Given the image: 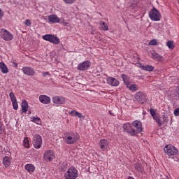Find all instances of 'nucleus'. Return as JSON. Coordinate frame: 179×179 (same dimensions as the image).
<instances>
[{"label":"nucleus","mask_w":179,"mask_h":179,"mask_svg":"<svg viewBox=\"0 0 179 179\" xmlns=\"http://www.w3.org/2000/svg\"><path fill=\"white\" fill-rule=\"evenodd\" d=\"M122 128L124 132L129 134L131 136H136L139 132L143 131V127H142V122L138 120H134L132 124L125 123L123 124Z\"/></svg>","instance_id":"f257e3e1"},{"label":"nucleus","mask_w":179,"mask_h":179,"mask_svg":"<svg viewBox=\"0 0 179 179\" xmlns=\"http://www.w3.org/2000/svg\"><path fill=\"white\" fill-rule=\"evenodd\" d=\"M79 134L75 132H67L63 136V141L67 145H73V143H76L78 141H79Z\"/></svg>","instance_id":"f03ea898"},{"label":"nucleus","mask_w":179,"mask_h":179,"mask_svg":"<svg viewBox=\"0 0 179 179\" xmlns=\"http://www.w3.org/2000/svg\"><path fill=\"white\" fill-rule=\"evenodd\" d=\"M164 152L169 159H174V156L178 155V150L174 145L169 144L164 148Z\"/></svg>","instance_id":"7ed1b4c3"},{"label":"nucleus","mask_w":179,"mask_h":179,"mask_svg":"<svg viewBox=\"0 0 179 179\" xmlns=\"http://www.w3.org/2000/svg\"><path fill=\"white\" fill-rule=\"evenodd\" d=\"M78 176V169L76 167L71 166L64 173V178L77 179Z\"/></svg>","instance_id":"20e7f679"},{"label":"nucleus","mask_w":179,"mask_h":179,"mask_svg":"<svg viewBox=\"0 0 179 179\" xmlns=\"http://www.w3.org/2000/svg\"><path fill=\"white\" fill-rule=\"evenodd\" d=\"M148 15L150 19H151L153 22H160L162 19V14L160 13V11H159V10L155 7L150 10Z\"/></svg>","instance_id":"39448f33"},{"label":"nucleus","mask_w":179,"mask_h":179,"mask_svg":"<svg viewBox=\"0 0 179 179\" xmlns=\"http://www.w3.org/2000/svg\"><path fill=\"white\" fill-rule=\"evenodd\" d=\"M1 37L4 41H12L13 40V34L7 29H1Z\"/></svg>","instance_id":"423d86ee"},{"label":"nucleus","mask_w":179,"mask_h":179,"mask_svg":"<svg viewBox=\"0 0 179 179\" xmlns=\"http://www.w3.org/2000/svg\"><path fill=\"white\" fill-rule=\"evenodd\" d=\"M42 38L45 41H49L52 44H59V39L58 36L52 34H46L43 36Z\"/></svg>","instance_id":"0eeeda50"},{"label":"nucleus","mask_w":179,"mask_h":179,"mask_svg":"<svg viewBox=\"0 0 179 179\" xmlns=\"http://www.w3.org/2000/svg\"><path fill=\"white\" fill-rule=\"evenodd\" d=\"M32 143L35 149H40L41 145H43V138H41V136L38 134L34 135L32 138Z\"/></svg>","instance_id":"6e6552de"},{"label":"nucleus","mask_w":179,"mask_h":179,"mask_svg":"<svg viewBox=\"0 0 179 179\" xmlns=\"http://www.w3.org/2000/svg\"><path fill=\"white\" fill-rule=\"evenodd\" d=\"M52 103L57 107L66 103V99L62 96H55L52 98Z\"/></svg>","instance_id":"1a4fd4ad"},{"label":"nucleus","mask_w":179,"mask_h":179,"mask_svg":"<svg viewBox=\"0 0 179 179\" xmlns=\"http://www.w3.org/2000/svg\"><path fill=\"white\" fill-rule=\"evenodd\" d=\"M43 159L45 162H52L55 159V154L52 150H47L43 155Z\"/></svg>","instance_id":"9d476101"},{"label":"nucleus","mask_w":179,"mask_h":179,"mask_svg":"<svg viewBox=\"0 0 179 179\" xmlns=\"http://www.w3.org/2000/svg\"><path fill=\"white\" fill-rule=\"evenodd\" d=\"M90 65H92L90 61L86 60L80 63L77 66V69L78 71H87L90 68Z\"/></svg>","instance_id":"9b49d317"},{"label":"nucleus","mask_w":179,"mask_h":179,"mask_svg":"<svg viewBox=\"0 0 179 179\" xmlns=\"http://www.w3.org/2000/svg\"><path fill=\"white\" fill-rule=\"evenodd\" d=\"M99 148L102 152H108V149H110V142L106 139H101L99 141Z\"/></svg>","instance_id":"f8f14e48"},{"label":"nucleus","mask_w":179,"mask_h":179,"mask_svg":"<svg viewBox=\"0 0 179 179\" xmlns=\"http://www.w3.org/2000/svg\"><path fill=\"white\" fill-rule=\"evenodd\" d=\"M22 71L24 75H27V76H34V75H36V71H34V69L31 67H22Z\"/></svg>","instance_id":"ddd939ff"},{"label":"nucleus","mask_w":179,"mask_h":179,"mask_svg":"<svg viewBox=\"0 0 179 179\" xmlns=\"http://www.w3.org/2000/svg\"><path fill=\"white\" fill-rule=\"evenodd\" d=\"M106 83L109 85V86L117 87L120 85V81L117 80V78L108 76L106 78Z\"/></svg>","instance_id":"4468645a"},{"label":"nucleus","mask_w":179,"mask_h":179,"mask_svg":"<svg viewBox=\"0 0 179 179\" xmlns=\"http://www.w3.org/2000/svg\"><path fill=\"white\" fill-rule=\"evenodd\" d=\"M39 101L42 104H50L51 103V98L47 95L39 96Z\"/></svg>","instance_id":"2eb2a0df"},{"label":"nucleus","mask_w":179,"mask_h":179,"mask_svg":"<svg viewBox=\"0 0 179 179\" xmlns=\"http://www.w3.org/2000/svg\"><path fill=\"white\" fill-rule=\"evenodd\" d=\"M48 20L50 23H59L61 22V19L57 16L55 14H52L48 16Z\"/></svg>","instance_id":"dca6fc26"},{"label":"nucleus","mask_w":179,"mask_h":179,"mask_svg":"<svg viewBox=\"0 0 179 179\" xmlns=\"http://www.w3.org/2000/svg\"><path fill=\"white\" fill-rule=\"evenodd\" d=\"M126 87H127V89L131 92H138V90H139L138 85L132 83V82H130L127 85H126Z\"/></svg>","instance_id":"f3484780"},{"label":"nucleus","mask_w":179,"mask_h":179,"mask_svg":"<svg viewBox=\"0 0 179 179\" xmlns=\"http://www.w3.org/2000/svg\"><path fill=\"white\" fill-rule=\"evenodd\" d=\"M25 170L29 173V174H31L34 173L36 171V166L33 164H27L24 165Z\"/></svg>","instance_id":"a211bd4d"},{"label":"nucleus","mask_w":179,"mask_h":179,"mask_svg":"<svg viewBox=\"0 0 179 179\" xmlns=\"http://www.w3.org/2000/svg\"><path fill=\"white\" fill-rule=\"evenodd\" d=\"M134 97L137 101H142V100H145V94L142 92H138L136 93Z\"/></svg>","instance_id":"6ab92c4d"},{"label":"nucleus","mask_w":179,"mask_h":179,"mask_svg":"<svg viewBox=\"0 0 179 179\" xmlns=\"http://www.w3.org/2000/svg\"><path fill=\"white\" fill-rule=\"evenodd\" d=\"M138 66L143 71H148V72H152L155 69V67L153 66H150V65L143 66L142 64H139Z\"/></svg>","instance_id":"aec40b11"},{"label":"nucleus","mask_w":179,"mask_h":179,"mask_svg":"<svg viewBox=\"0 0 179 179\" xmlns=\"http://www.w3.org/2000/svg\"><path fill=\"white\" fill-rule=\"evenodd\" d=\"M21 107H22V113H27L29 110V103H27V101L26 100L22 101Z\"/></svg>","instance_id":"412c9836"},{"label":"nucleus","mask_w":179,"mask_h":179,"mask_svg":"<svg viewBox=\"0 0 179 179\" xmlns=\"http://www.w3.org/2000/svg\"><path fill=\"white\" fill-rule=\"evenodd\" d=\"M0 70L2 72V73H8L9 72L8 66L3 62H0Z\"/></svg>","instance_id":"4be33fe9"},{"label":"nucleus","mask_w":179,"mask_h":179,"mask_svg":"<svg viewBox=\"0 0 179 179\" xmlns=\"http://www.w3.org/2000/svg\"><path fill=\"white\" fill-rule=\"evenodd\" d=\"M22 146H24V148H26V149H30V141H29V138H24Z\"/></svg>","instance_id":"5701e85b"},{"label":"nucleus","mask_w":179,"mask_h":179,"mask_svg":"<svg viewBox=\"0 0 179 179\" xmlns=\"http://www.w3.org/2000/svg\"><path fill=\"white\" fill-rule=\"evenodd\" d=\"M152 58L155 61H162V59H163V56L159 55L157 52H153L152 53Z\"/></svg>","instance_id":"b1692460"},{"label":"nucleus","mask_w":179,"mask_h":179,"mask_svg":"<svg viewBox=\"0 0 179 179\" xmlns=\"http://www.w3.org/2000/svg\"><path fill=\"white\" fill-rule=\"evenodd\" d=\"M122 79L124 83V85L127 86L128 84L131 83V80H129V76L125 75V74H122Z\"/></svg>","instance_id":"393cba45"},{"label":"nucleus","mask_w":179,"mask_h":179,"mask_svg":"<svg viewBox=\"0 0 179 179\" xmlns=\"http://www.w3.org/2000/svg\"><path fill=\"white\" fill-rule=\"evenodd\" d=\"M3 164L5 166V167H9L10 166V159L9 157H4L3 159Z\"/></svg>","instance_id":"a878e982"},{"label":"nucleus","mask_w":179,"mask_h":179,"mask_svg":"<svg viewBox=\"0 0 179 179\" xmlns=\"http://www.w3.org/2000/svg\"><path fill=\"white\" fill-rule=\"evenodd\" d=\"M31 121L32 122H34L35 124H37V125H41V119L38 117H31Z\"/></svg>","instance_id":"bb28decb"},{"label":"nucleus","mask_w":179,"mask_h":179,"mask_svg":"<svg viewBox=\"0 0 179 179\" xmlns=\"http://www.w3.org/2000/svg\"><path fill=\"white\" fill-rule=\"evenodd\" d=\"M166 45L169 50H174V41H168L166 42Z\"/></svg>","instance_id":"cd10ccee"},{"label":"nucleus","mask_w":179,"mask_h":179,"mask_svg":"<svg viewBox=\"0 0 179 179\" xmlns=\"http://www.w3.org/2000/svg\"><path fill=\"white\" fill-rule=\"evenodd\" d=\"M154 120L156 121L157 124H158L159 127H162V125H163V122L162 121V120H160L159 115L155 116V117H154Z\"/></svg>","instance_id":"c85d7f7f"},{"label":"nucleus","mask_w":179,"mask_h":179,"mask_svg":"<svg viewBox=\"0 0 179 179\" xmlns=\"http://www.w3.org/2000/svg\"><path fill=\"white\" fill-rule=\"evenodd\" d=\"M101 27L102 30H104V31L108 30V25L106 22H101Z\"/></svg>","instance_id":"c756f323"},{"label":"nucleus","mask_w":179,"mask_h":179,"mask_svg":"<svg viewBox=\"0 0 179 179\" xmlns=\"http://www.w3.org/2000/svg\"><path fill=\"white\" fill-rule=\"evenodd\" d=\"M135 169H136V170H137V171H143V167L139 163L136 164Z\"/></svg>","instance_id":"7c9ffc66"},{"label":"nucleus","mask_w":179,"mask_h":179,"mask_svg":"<svg viewBox=\"0 0 179 179\" xmlns=\"http://www.w3.org/2000/svg\"><path fill=\"white\" fill-rule=\"evenodd\" d=\"M9 96H10V99L11 100V102L17 101L16 99V96H15V94L13 92H10Z\"/></svg>","instance_id":"2f4dec72"},{"label":"nucleus","mask_w":179,"mask_h":179,"mask_svg":"<svg viewBox=\"0 0 179 179\" xmlns=\"http://www.w3.org/2000/svg\"><path fill=\"white\" fill-rule=\"evenodd\" d=\"M150 113L154 120V118H156V117L158 115L157 113L153 110V108L150 109Z\"/></svg>","instance_id":"473e14b6"},{"label":"nucleus","mask_w":179,"mask_h":179,"mask_svg":"<svg viewBox=\"0 0 179 179\" xmlns=\"http://www.w3.org/2000/svg\"><path fill=\"white\" fill-rule=\"evenodd\" d=\"M64 3H67L69 5H72V3H75L76 0H63Z\"/></svg>","instance_id":"72a5a7b5"},{"label":"nucleus","mask_w":179,"mask_h":179,"mask_svg":"<svg viewBox=\"0 0 179 179\" xmlns=\"http://www.w3.org/2000/svg\"><path fill=\"white\" fill-rule=\"evenodd\" d=\"M12 104H13V108L15 110H17V108H19V105L17 104V101H13Z\"/></svg>","instance_id":"f704fd0d"},{"label":"nucleus","mask_w":179,"mask_h":179,"mask_svg":"<svg viewBox=\"0 0 179 179\" xmlns=\"http://www.w3.org/2000/svg\"><path fill=\"white\" fill-rule=\"evenodd\" d=\"M148 45H157V41L156 39H152L149 42Z\"/></svg>","instance_id":"c9c22d12"},{"label":"nucleus","mask_w":179,"mask_h":179,"mask_svg":"<svg viewBox=\"0 0 179 179\" xmlns=\"http://www.w3.org/2000/svg\"><path fill=\"white\" fill-rule=\"evenodd\" d=\"M173 114L175 117H179V108H177L173 110Z\"/></svg>","instance_id":"e433bc0d"},{"label":"nucleus","mask_w":179,"mask_h":179,"mask_svg":"<svg viewBox=\"0 0 179 179\" xmlns=\"http://www.w3.org/2000/svg\"><path fill=\"white\" fill-rule=\"evenodd\" d=\"M70 115L72 117H76V115L78 114V111L76 110H71L69 112Z\"/></svg>","instance_id":"4c0bfd02"},{"label":"nucleus","mask_w":179,"mask_h":179,"mask_svg":"<svg viewBox=\"0 0 179 179\" xmlns=\"http://www.w3.org/2000/svg\"><path fill=\"white\" fill-rule=\"evenodd\" d=\"M24 24L26 26H31V21H30V20H26Z\"/></svg>","instance_id":"58836bf2"},{"label":"nucleus","mask_w":179,"mask_h":179,"mask_svg":"<svg viewBox=\"0 0 179 179\" xmlns=\"http://www.w3.org/2000/svg\"><path fill=\"white\" fill-rule=\"evenodd\" d=\"M169 121V117L166 115H163V122H167Z\"/></svg>","instance_id":"ea45409f"},{"label":"nucleus","mask_w":179,"mask_h":179,"mask_svg":"<svg viewBox=\"0 0 179 179\" xmlns=\"http://www.w3.org/2000/svg\"><path fill=\"white\" fill-rule=\"evenodd\" d=\"M1 17H3V11L0 8V19H1Z\"/></svg>","instance_id":"a19ab883"},{"label":"nucleus","mask_w":179,"mask_h":179,"mask_svg":"<svg viewBox=\"0 0 179 179\" xmlns=\"http://www.w3.org/2000/svg\"><path fill=\"white\" fill-rule=\"evenodd\" d=\"M76 117H78V118H82V113L77 112Z\"/></svg>","instance_id":"79ce46f5"},{"label":"nucleus","mask_w":179,"mask_h":179,"mask_svg":"<svg viewBox=\"0 0 179 179\" xmlns=\"http://www.w3.org/2000/svg\"><path fill=\"white\" fill-rule=\"evenodd\" d=\"M172 159H174V161H175V162H178V158H177V157H173V158H172Z\"/></svg>","instance_id":"37998d69"},{"label":"nucleus","mask_w":179,"mask_h":179,"mask_svg":"<svg viewBox=\"0 0 179 179\" xmlns=\"http://www.w3.org/2000/svg\"><path fill=\"white\" fill-rule=\"evenodd\" d=\"M0 134H3V129H1V128H0Z\"/></svg>","instance_id":"c03bdc74"},{"label":"nucleus","mask_w":179,"mask_h":179,"mask_svg":"<svg viewBox=\"0 0 179 179\" xmlns=\"http://www.w3.org/2000/svg\"><path fill=\"white\" fill-rule=\"evenodd\" d=\"M127 179H135V178H134V177H132V176H129V177L127 178Z\"/></svg>","instance_id":"a18cd8bd"},{"label":"nucleus","mask_w":179,"mask_h":179,"mask_svg":"<svg viewBox=\"0 0 179 179\" xmlns=\"http://www.w3.org/2000/svg\"><path fill=\"white\" fill-rule=\"evenodd\" d=\"M109 114H110V115H114V114H113V112H111V110H109Z\"/></svg>","instance_id":"49530a36"},{"label":"nucleus","mask_w":179,"mask_h":179,"mask_svg":"<svg viewBox=\"0 0 179 179\" xmlns=\"http://www.w3.org/2000/svg\"><path fill=\"white\" fill-rule=\"evenodd\" d=\"M44 76H47V75H48V72L44 73Z\"/></svg>","instance_id":"de8ad7c7"},{"label":"nucleus","mask_w":179,"mask_h":179,"mask_svg":"<svg viewBox=\"0 0 179 179\" xmlns=\"http://www.w3.org/2000/svg\"><path fill=\"white\" fill-rule=\"evenodd\" d=\"M14 66H15V67L17 66V64H16V63L14 64Z\"/></svg>","instance_id":"09e8293b"}]
</instances>
